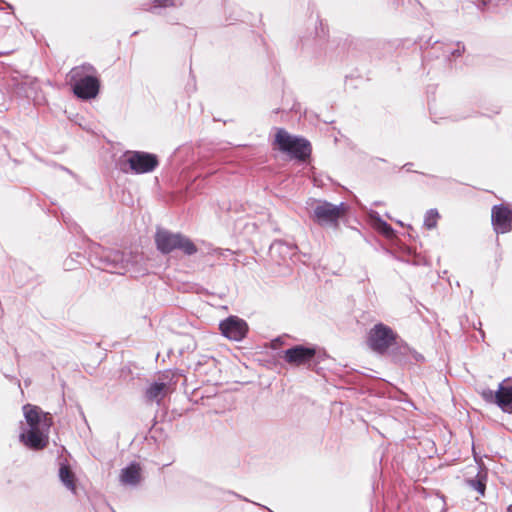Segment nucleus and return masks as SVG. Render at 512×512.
<instances>
[{
  "label": "nucleus",
  "mask_w": 512,
  "mask_h": 512,
  "mask_svg": "<svg viewBox=\"0 0 512 512\" xmlns=\"http://www.w3.org/2000/svg\"><path fill=\"white\" fill-rule=\"evenodd\" d=\"M398 334L388 325L376 323L367 333V346L376 354L383 355L397 344Z\"/></svg>",
  "instance_id": "obj_1"
},
{
  "label": "nucleus",
  "mask_w": 512,
  "mask_h": 512,
  "mask_svg": "<svg viewBox=\"0 0 512 512\" xmlns=\"http://www.w3.org/2000/svg\"><path fill=\"white\" fill-rule=\"evenodd\" d=\"M91 71V66H81L72 69L70 72L73 91L79 98L91 99L98 94L99 82L97 78L90 75Z\"/></svg>",
  "instance_id": "obj_2"
},
{
  "label": "nucleus",
  "mask_w": 512,
  "mask_h": 512,
  "mask_svg": "<svg viewBox=\"0 0 512 512\" xmlns=\"http://www.w3.org/2000/svg\"><path fill=\"white\" fill-rule=\"evenodd\" d=\"M157 249L164 253H170L176 249L183 251L187 255L194 254L197 249L194 243L187 237L174 234L166 230H159L155 235Z\"/></svg>",
  "instance_id": "obj_3"
},
{
  "label": "nucleus",
  "mask_w": 512,
  "mask_h": 512,
  "mask_svg": "<svg viewBox=\"0 0 512 512\" xmlns=\"http://www.w3.org/2000/svg\"><path fill=\"white\" fill-rule=\"evenodd\" d=\"M274 143L279 150L298 159H305L311 152L310 144L305 139L294 137L282 129L276 132Z\"/></svg>",
  "instance_id": "obj_4"
},
{
  "label": "nucleus",
  "mask_w": 512,
  "mask_h": 512,
  "mask_svg": "<svg viewBox=\"0 0 512 512\" xmlns=\"http://www.w3.org/2000/svg\"><path fill=\"white\" fill-rule=\"evenodd\" d=\"M506 381H502L496 391L483 389L481 397L485 402L497 405L502 412L512 414V385Z\"/></svg>",
  "instance_id": "obj_5"
},
{
  "label": "nucleus",
  "mask_w": 512,
  "mask_h": 512,
  "mask_svg": "<svg viewBox=\"0 0 512 512\" xmlns=\"http://www.w3.org/2000/svg\"><path fill=\"white\" fill-rule=\"evenodd\" d=\"M316 348L313 346L295 345L284 351L283 359L291 366L312 367L317 364Z\"/></svg>",
  "instance_id": "obj_6"
},
{
  "label": "nucleus",
  "mask_w": 512,
  "mask_h": 512,
  "mask_svg": "<svg viewBox=\"0 0 512 512\" xmlns=\"http://www.w3.org/2000/svg\"><path fill=\"white\" fill-rule=\"evenodd\" d=\"M125 162L135 174L152 172L158 166L156 155L140 151H128L124 154Z\"/></svg>",
  "instance_id": "obj_7"
},
{
  "label": "nucleus",
  "mask_w": 512,
  "mask_h": 512,
  "mask_svg": "<svg viewBox=\"0 0 512 512\" xmlns=\"http://www.w3.org/2000/svg\"><path fill=\"white\" fill-rule=\"evenodd\" d=\"M219 330L221 334L232 341H242L248 333V324L238 316L230 315L220 321Z\"/></svg>",
  "instance_id": "obj_8"
},
{
  "label": "nucleus",
  "mask_w": 512,
  "mask_h": 512,
  "mask_svg": "<svg viewBox=\"0 0 512 512\" xmlns=\"http://www.w3.org/2000/svg\"><path fill=\"white\" fill-rule=\"evenodd\" d=\"M23 413L28 426L27 429L50 430L51 418L39 407L26 404L23 406Z\"/></svg>",
  "instance_id": "obj_9"
},
{
  "label": "nucleus",
  "mask_w": 512,
  "mask_h": 512,
  "mask_svg": "<svg viewBox=\"0 0 512 512\" xmlns=\"http://www.w3.org/2000/svg\"><path fill=\"white\" fill-rule=\"evenodd\" d=\"M49 430L27 429L20 433L19 440L27 448L32 450H42L49 442Z\"/></svg>",
  "instance_id": "obj_10"
},
{
  "label": "nucleus",
  "mask_w": 512,
  "mask_h": 512,
  "mask_svg": "<svg viewBox=\"0 0 512 512\" xmlns=\"http://www.w3.org/2000/svg\"><path fill=\"white\" fill-rule=\"evenodd\" d=\"M132 255L121 251H109L105 254L103 260L105 268L111 269L117 273H124L128 271L132 263Z\"/></svg>",
  "instance_id": "obj_11"
},
{
  "label": "nucleus",
  "mask_w": 512,
  "mask_h": 512,
  "mask_svg": "<svg viewBox=\"0 0 512 512\" xmlns=\"http://www.w3.org/2000/svg\"><path fill=\"white\" fill-rule=\"evenodd\" d=\"M492 224L497 233H506L512 229V209L505 205L492 208Z\"/></svg>",
  "instance_id": "obj_12"
},
{
  "label": "nucleus",
  "mask_w": 512,
  "mask_h": 512,
  "mask_svg": "<svg viewBox=\"0 0 512 512\" xmlns=\"http://www.w3.org/2000/svg\"><path fill=\"white\" fill-rule=\"evenodd\" d=\"M343 206H335L327 202H319L314 209V215L318 222H333L343 213Z\"/></svg>",
  "instance_id": "obj_13"
},
{
  "label": "nucleus",
  "mask_w": 512,
  "mask_h": 512,
  "mask_svg": "<svg viewBox=\"0 0 512 512\" xmlns=\"http://www.w3.org/2000/svg\"><path fill=\"white\" fill-rule=\"evenodd\" d=\"M58 477L60 482L74 495L77 494V478L66 458L58 460Z\"/></svg>",
  "instance_id": "obj_14"
},
{
  "label": "nucleus",
  "mask_w": 512,
  "mask_h": 512,
  "mask_svg": "<svg viewBox=\"0 0 512 512\" xmlns=\"http://www.w3.org/2000/svg\"><path fill=\"white\" fill-rule=\"evenodd\" d=\"M120 481L124 485L136 486L141 480L140 464L133 461L123 469L120 473Z\"/></svg>",
  "instance_id": "obj_15"
},
{
  "label": "nucleus",
  "mask_w": 512,
  "mask_h": 512,
  "mask_svg": "<svg viewBox=\"0 0 512 512\" xmlns=\"http://www.w3.org/2000/svg\"><path fill=\"white\" fill-rule=\"evenodd\" d=\"M167 384L164 382H153L146 389V398L149 401H156L157 403L162 400L166 394Z\"/></svg>",
  "instance_id": "obj_16"
},
{
  "label": "nucleus",
  "mask_w": 512,
  "mask_h": 512,
  "mask_svg": "<svg viewBox=\"0 0 512 512\" xmlns=\"http://www.w3.org/2000/svg\"><path fill=\"white\" fill-rule=\"evenodd\" d=\"M469 486L475 489L480 495L484 496L486 490V475H478L475 478L467 480Z\"/></svg>",
  "instance_id": "obj_17"
},
{
  "label": "nucleus",
  "mask_w": 512,
  "mask_h": 512,
  "mask_svg": "<svg viewBox=\"0 0 512 512\" xmlns=\"http://www.w3.org/2000/svg\"><path fill=\"white\" fill-rule=\"evenodd\" d=\"M438 217H439V215H438L437 211H435V210L428 211L425 216V220H424L425 226L429 229L434 228L437 224Z\"/></svg>",
  "instance_id": "obj_18"
},
{
  "label": "nucleus",
  "mask_w": 512,
  "mask_h": 512,
  "mask_svg": "<svg viewBox=\"0 0 512 512\" xmlns=\"http://www.w3.org/2000/svg\"><path fill=\"white\" fill-rule=\"evenodd\" d=\"M173 4V0H155L157 7H165Z\"/></svg>",
  "instance_id": "obj_19"
},
{
  "label": "nucleus",
  "mask_w": 512,
  "mask_h": 512,
  "mask_svg": "<svg viewBox=\"0 0 512 512\" xmlns=\"http://www.w3.org/2000/svg\"><path fill=\"white\" fill-rule=\"evenodd\" d=\"M379 228L385 233L387 236H389L392 232V229L389 227L388 224L381 222L379 225Z\"/></svg>",
  "instance_id": "obj_20"
},
{
  "label": "nucleus",
  "mask_w": 512,
  "mask_h": 512,
  "mask_svg": "<svg viewBox=\"0 0 512 512\" xmlns=\"http://www.w3.org/2000/svg\"><path fill=\"white\" fill-rule=\"evenodd\" d=\"M212 305L214 306H218V307H221V308H227V305H224V304H218V303H211Z\"/></svg>",
  "instance_id": "obj_21"
},
{
  "label": "nucleus",
  "mask_w": 512,
  "mask_h": 512,
  "mask_svg": "<svg viewBox=\"0 0 512 512\" xmlns=\"http://www.w3.org/2000/svg\"><path fill=\"white\" fill-rule=\"evenodd\" d=\"M507 512H512V505H509L507 508Z\"/></svg>",
  "instance_id": "obj_22"
},
{
  "label": "nucleus",
  "mask_w": 512,
  "mask_h": 512,
  "mask_svg": "<svg viewBox=\"0 0 512 512\" xmlns=\"http://www.w3.org/2000/svg\"><path fill=\"white\" fill-rule=\"evenodd\" d=\"M211 297H214L216 294L215 293H210L209 294Z\"/></svg>",
  "instance_id": "obj_23"
},
{
  "label": "nucleus",
  "mask_w": 512,
  "mask_h": 512,
  "mask_svg": "<svg viewBox=\"0 0 512 512\" xmlns=\"http://www.w3.org/2000/svg\"><path fill=\"white\" fill-rule=\"evenodd\" d=\"M200 291H201V292H208V290H204V289H201Z\"/></svg>",
  "instance_id": "obj_24"
}]
</instances>
